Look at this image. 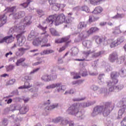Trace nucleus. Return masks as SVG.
Returning <instances> with one entry per match:
<instances>
[{"mask_svg":"<svg viewBox=\"0 0 126 126\" xmlns=\"http://www.w3.org/2000/svg\"><path fill=\"white\" fill-rule=\"evenodd\" d=\"M14 39H15V37L12 36V35L7 36L0 40V43L1 44V43H4V42H5V43L9 44V43H12V42H13L14 41Z\"/></svg>","mask_w":126,"mask_h":126,"instance_id":"10","label":"nucleus"},{"mask_svg":"<svg viewBox=\"0 0 126 126\" xmlns=\"http://www.w3.org/2000/svg\"><path fill=\"white\" fill-rule=\"evenodd\" d=\"M6 23V16L5 14L0 15V28L3 26L4 24Z\"/></svg>","mask_w":126,"mask_h":126,"instance_id":"12","label":"nucleus"},{"mask_svg":"<svg viewBox=\"0 0 126 126\" xmlns=\"http://www.w3.org/2000/svg\"><path fill=\"white\" fill-rule=\"evenodd\" d=\"M3 124H4V125H7V119H4L3 121Z\"/></svg>","mask_w":126,"mask_h":126,"instance_id":"64","label":"nucleus"},{"mask_svg":"<svg viewBox=\"0 0 126 126\" xmlns=\"http://www.w3.org/2000/svg\"><path fill=\"white\" fill-rule=\"evenodd\" d=\"M55 43H56L57 44H61L63 43L62 39L61 38V39H56L55 40Z\"/></svg>","mask_w":126,"mask_h":126,"instance_id":"48","label":"nucleus"},{"mask_svg":"<svg viewBox=\"0 0 126 126\" xmlns=\"http://www.w3.org/2000/svg\"><path fill=\"white\" fill-rule=\"evenodd\" d=\"M43 37L41 40H40V38L37 37L35 38L32 42V44L34 46H39V45H41V44H46L47 42H45V38H44V36L41 35L40 38Z\"/></svg>","mask_w":126,"mask_h":126,"instance_id":"11","label":"nucleus"},{"mask_svg":"<svg viewBox=\"0 0 126 126\" xmlns=\"http://www.w3.org/2000/svg\"><path fill=\"white\" fill-rule=\"evenodd\" d=\"M80 110V104L74 103L68 108L66 112L68 115H77V113H79Z\"/></svg>","mask_w":126,"mask_h":126,"instance_id":"4","label":"nucleus"},{"mask_svg":"<svg viewBox=\"0 0 126 126\" xmlns=\"http://www.w3.org/2000/svg\"><path fill=\"white\" fill-rule=\"evenodd\" d=\"M114 90H115L114 87H111L109 88V91L110 92H112V91H114Z\"/></svg>","mask_w":126,"mask_h":126,"instance_id":"63","label":"nucleus"},{"mask_svg":"<svg viewBox=\"0 0 126 126\" xmlns=\"http://www.w3.org/2000/svg\"><path fill=\"white\" fill-rule=\"evenodd\" d=\"M24 86L25 89H28L32 87V85H30V83H29L28 82H25Z\"/></svg>","mask_w":126,"mask_h":126,"instance_id":"37","label":"nucleus"},{"mask_svg":"<svg viewBox=\"0 0 126 126\" xmlns=\"http://www.w3.org/2000/svg\"><path fill=\"white\" fill-rule=\"evenodd\" d=\"M90 3L94 5H97L99 2L105 1V0H90Z\"/></svg>","mask_w":126,"mask_h":126,"instance_id":"27","label":"nucleus"},{"mask_svg":"<svg viewBox=\"0 0 126 126\" xmlns=\"http://www.w3.org/2000/svg\"><path fill=\"white\" fill-rule=\"evenodd\" d=\"M112 33L114 35L120 34V33H121V30L120 29V27H116L115 28H114V31L112 32Z\"/></svg>","mask_w":126,"mask_h":126,"instance_id":"28","label":"nucleus"},{"mask_svg":"<svg viewBox=\"0 0 126 126\" xmlns=\"http://www.w3.org/2000/svg\"><path fill=\"white\" fill-rule=\"evenodd\" d=\"M83 46H84V47H86L87 48H88V44H90V42L88 41H84L82 43Z\"/></svg>","mask_w":126,"mask_h":126,"instance_id":"43","label":"nucleus"},{"mask_svg":"<svg viewBox=\"0 0 126 126\" xmlns=\"http://www.w3.org/2000/svg\"><path fill=\"white\" fill-rule=\"evenodd\" d=\"M79 74H82V76H87L88 75V73H87V70L85 69H83V70H81L80 72H79Z\"/></svg>","mask_w":126,"mask_h":126,"instance_id":"35","label":"nucleus"},{"mask_svg":"<svg viewBox=\"0 0 126 126\" xmlns=\"http://www.w3.org/2000/svg\"><path fill=\"white\" fill-rule=\"evenodd\" d=\"M16 38L17 39V45L19 47H22L24 45L25 37L22 35V34L20 33L17 35Z\"/></svg>","mask_w":126,"mask_h":126,"instance_id":"7","label":"nucleus"},{"mask_svg":"<svg viewBox=\"0 0 126 126\" xmlns=\"http://www.w3.org/2000/svg\"><path fill=\"white\" fill-rule=\"evenodd\" d=\"M68 124L69 126H74V123H73V121H68Z\"/></svg>","mask_w":126,"mask_h":126,"instance_id":"53","label":"nucleus"},{"mask_svg":"<svg viewBox=\"0 0 126 126\" xmlns=\"http://www.w3.org/2000/svg\"><path fill=\"white\" fill-rule=\"evenodd\" d=\"M97 61H94L92 63V66H94V67L97 66Z\"/></svg>","mask_w":126,"mask_h":126,"instance_id":"55","label":"nucleus"},{"mask_svg":"<svg viewBox=\"0 0 126 126\" xmlns=\"http://www.w3.org/2000/svg\"><path fill=\"white\" fill-rule=\"evenodd\" d=\"M50 46H51V44H50V43L45 44L44 45H42L41 47H50Z\"/></svg>","mask_w":126,"mask_h":126,"instance_id":"61","label":"nucleus"},{"mask_svg":"<svg viewBox=\"0 0 126 126\" xmlns=\"http://www.w3.org/2000/svg\"><path fill=\"white\" fill-rule=\"evenodd\" d=\"M99 56H101V52H100L94 53V58H97V57H99Z\"/></svg>","mask_w":126,"mask_h":126,"instance_id":"47","label":"nucleus"},{"mask_svg":"<svg viewBox=\"0 0 126 126\" xmlns=\"http://www.w3.org/2000/svg\"><path fill=\"white\" fill-rule=\"evenodd\" d=\"M9 55H12V52H9V53H6L5 54L6 58H7V57H8V56H9Z\"/></svg>","mask_w":126,"mask_h":126,"instance_id":"62","label":"nucleus"},{"mask_svg":"<svg viewBox=\"0 0 126 126\" xmlns=\"http://www.w3.org/2000/svg\"><path fill=\"white\" fill-rule=\"evenodd\" d=\"M103 12V8L102 7L98 6L96 7L94 10L93 11L92 13L94 14H100Z\"/></svg>","mask_w":126,"mask_h":126,"instance_id":"18","label":"nucleus"},{"mask_svg":"<svg viewBox=\"0 0 126 126\" xmlns=\"http://www.w3.org/2000/svg\"><path fill=\"white\" fill-rule=\"evenodd\" d=\"M25 79H26V80H31V79H32V78H31V76H26L25 77Z\"/></svg>","mask_w":126,"mask_h":126,"instance_id":"51","label":"nucleus"},{"mask_svg":"<svg viewBox=\"0 0 126 126\" xmlns=\"http://www.w3.org/2000/svg\"><path fill=\"white\" fill-rule=\"evenodd\" d=\"M29 5V4L28 3L25 2L23 4H21L20 5H22V6H23V7H24V8H26V7H27Z\"/></svg>","mask_w":126,"mask_h":126,"instance_id":"49","label":"nucleus"},{"mask_svg":"<svg viewBox=\"0 0 126 126\" xmlns=\"http://www.w3.org/2000/svg\"><path fill=\"white\" fill-rule=\"evenodd\" d=\"M126 105H123V108L119 110V111H118V116L117 117L118 119H122V118H123V115H124V113L126 112Z\"/></svg>","mask_w":126,"mask_h":126,"instance_id":"15","label":"nucleus"},{"mask_svg":"<svg viewBox=\"0 0 126 126\" xmlns=\"http://www.w3.org/2000/svg\"><path fill=\"white\" fill-rule=\"evenodd\" d=\"M107 24L106 22H103L99 24L100 26H105V25Z\"/></svg>","mask_w":126,"mask_h":126,"instance_id":"60","label":"nucleus"},{"mask_svg":"<svg viewBox=\"0 0 126 126\" xmlns=\"http://www.w3.org/2000/svg\"><path fill=\"white\" fill-rule=\"evenodd\" d=\"M25 16V12H20L16 14H13V17L15 19H19V18H21V17H23V16Z\"/></svg>","mask_w":126,"mask_h":126,"instance_id":"16","label":"nucleus"},{"mask_svg":"<svg viewBox=\"0 0 126 126\" xmlns=\"http://www.w3.org/2000/svg\"><path fill=\"white\" fill-rule=\"evenodd\" d=\"M95 42L97 44H101L102 42H106V38L100 37L99 36H95Z\"/></svg>","mask_w":126,"mask_h":126,"instance_id":"20","label":"nucleus"},{"mask_svg":"<svg viewBox=\"0 0 126 126\" xmlns=\"http://www.w3.org/2000/svg\"><path fill=\"white\" fill-rule=\"evenodd\" d=\"M16 80L15 79H12L8 81L6 83V86H8V85H12L15 83Z\"/></svg>","mask_w":126,"mask_h":126,"instance_id":"30","label":"nucleus"},{"mask_svg":"<svg viewBox=\"0 0 126 126\" xmlns=\"http://www.w3.org/2000/svg\"><path fill=\"white\" fill-rule=\"evenodd\" d=\"M16 8V6H14L13 7H7L5 8L4 11H7V12H13L14 11V9Z\"/></svg>","mask_w":126,"mask_h":126,"instance_id":"29","label":"nucleus"},{"mask_svg":"<svg viewBox=\"0 0 126 126\" xmlns=\"http://www.w3.org/2000/svg\"><path fill=\"white\" fill-rule=\"evenodd\" d=\"M71 75L72 76H73L74 79H78V78H80V75H79V74L78 73H75L74 72H72L71 73Z\"/></svg>","mask_w":126,"mask_h":126,"instance_id":"31","label":"nucleus"},{"mask_svg":"<svg viewBox=\"0 0 126 126\" xmlns=\"http://www.w3.org/2000/svg\"><path fill=\"white\" fill-rule=\"evenodd\" d=\"M116 42L117 43V45H120V44L125 42V38L123 37H119L117 39Z\"/></svg>","mask_w":126,"mask_h":126,"instance_id":"34","label":"nucleus"},{"mask_svg":"<svg viewBox=\"0 0 126 126\" xmlns=\"http://www.w3.org/2000/svg\"><path fill=\"white\" fill-rule=\"evenodd\" d=\"M107 43L110 44V47L115 48L116 46H118V43H117V40H114L113 39H109L107 40Z\"/></svg>","mask_w":126,"mask_h":126,"instance_id":"19","label":"nucleus"},{"mask_svg":"<svg viewBox=\"0 0 126 126\" xmlns=\"http://www.w3.org/2000/svg\"><path fill=\"white\" fill-rule=\"evenodd\" d=\"M85 27H87V24L85 22H80L78 25V29H83Z\"/></svg>","mask_w":126,"mask_h":126,"instance_id":"24","label":"nucleus"},{"mask_svg":"<svg viewBox=\"0 0 126 126\" xmlns=\"http://www.w3.org/2000/svg\"><path fill=\"white\" fill-rule=\"evenodd\" d=\"M14 68V66L13 65H9L6 67V69L7 71H10V70H12Z\"/></svg>","mask_w":126,"mask_h":126,"instance_id":"42","label":"nucleus"},{"mask_svg":"<svg viewBox=\"0 0 126 126\" xmlns=\"http://www.w3.org/2000/svg\"><path fill=\"white\" fill-rule=\"evenodd\" d=\"M125 70H124V69H122L120 71H119V72L118 73V76H119V75H120V76H124V75L125 74Z\"/></svg>","mask_w":126,"mask_h":126,"instance_id":"39","label":"nucleus"},{"mask_svg":"<svg viewBox=\"0 0 126 126\" xmlns=\"http://www.w3.org/2000/svg\"><path fill=\"white\" fill-rule=\"evenodd\" d=\"M54 53V51L52 50H44L41 53V55H48V54H52Z\"/></svg>","mask_w":126,"mask_h":126,"instance_id":"36","label":"nucleus"},{"mask_svg":"<svg viewBox=\"0 0 126 126\" xmlns=\"http://www.w3.org/2000/svg\"><path fill=\"white\" fill-rule=\"evenodd\" d=\"M100 31V29L96 27H93L91 28L89 30L87 31V34H84L83 36L85 38H87V37H89L90 35H92V34H94V33H97Z\"/></svg>","mask_w":126,"mask_h":126,"instance_id":"6","label":"nucleus"},{"mask_svg":"<svg viewBox=\"0 0 126 126\" xmlns=\"http://www.w3.org/2000/svg\"><path fill=\"white\" fill-rule=\"evenodd\" d=\"M50 32L53 36H60L59 32L55 29H50Z\"/></svg>","mask_w":126,"mask_h":126,"instance_id":"32","label":"nucleus"},{"mask_svg":"<svg viewBox=\"0 0 126 126\" xmlns=\"http://www.w3.org/2000/svg\"><path fill=\"white\" fill-rule=\"evenodd\" d=\"M99 17H96L94 16H90L89 19V23H93V22H95V21H97V20H99Z\"/></svg>","mask_w":126,"mask_h":126,"instance_id":"21","label":"nucleus"},{"mask_svg":"<svg viewBox=\"0 0 126 126\" xmlns=\"http://www.w3.org/2000/svg\"><path fill=\"white\" fill-rule=\"evenodd\" d=\"M83 11H86V12H87V13L90 12V10L89 9L88 7H87V6H83Z\"/></svg>","mask_w":126,"mask_h":126,"instance_id":"41","label":"nucleus"},{"mask_svg":"<svg viewBox=\"0 0 126 126\" xmlns=\"http://www.w3.org/2000/svg\"><path fill=\"white\" fill-rule=\"evenodd\" d=\"M42 62V61L36 62V63H33L32 65H38V64H41Z\"/></svg>","mask_w":126,"mask_h":126,"instance_id":"54","label":"nucleus"},{"mask_svg":"<svg viewBox=\"0 0 126 126\" xmlns=\"http://www.w3.org/2000/svg\"><path fill=\"white\" fill-rule=\"evenodd\" d=\"M92 51H91V50L89 51H87L85 53V55L86 56H89V55H90V54H92Z\"/></svg>","mask_w":126,"mask_h":126,"instance_id":"56","label":"nucleus"},{"mask_svg":"<svg viewBox=\"0 0 126 126\" xmlns=\"http://www.w3.org/2000/svg\"><path fill=\"white\" fill-rule=\"evenodd\" d=\"M104 76H105L104 74L99 75V76H98V79H99V80H101V79H103Z\"/></svg>","mask_w":126,"mask_h":126,"instance_id":"57","label":"nucleus"},{"mask_svg":"<svg viewBox=\"0 0 126 126\" xmlns=\"http://www.w3.org/2000/svg\"><path fill=\"white\" fill-rule=\"evenodd\" d=\"M28 49L27 48H20L18 49V51L19 52H17L16 53V55L17 56V57H19L20 56H23L24 54L25 53V51H27Z\"/></svg>","mask_w":126,"mask_h":126,"instance_id":"17","label":"nucleus"},{"mask_svg":"<svg viewBox=\"0 0 126 126\" xmlns=\"http://www.w3.org/2000/svg\"><path fill=\"white\" fill-rule=\"evenodd\" d=\"M56 87H57V88H60L61 89H58V91L59 92H60V90H64V86H62V83H57V84H52L51 85H50L49 86H47L46 87V89H54V88H56Z\"/></svg>","mask_w":126,"mask_h":126,"instance_id":"8","label":"nucleus"},{"mask_svg":"<svg viewBox=\"0 0 126 126\" xmlns=\"http://www.w3.org/2000/svg\"><path fill=\"white\" fill-rule=\"evenodd\" d=\"M115 104L112 103L111 102H106L103 103V105L96 106L92 113V117H95L97 115L102 114L104 117H108L110 113L114 110Z\"/></svg>","mask_w":126,"mask_h":126,"instance_id":"1","label":"nucleus"},{"mask_svg":"<svg viewBox=\"0 0 126 126\" xmlns=\"http://www.w3.org/2000/svg\"><path fill=\"white\" fill-rule=\"evenodd\" d=\"M49 2L50 5L55 4V0H49Z\"/></svg>","mask_w":126,"mask_h":126,"instance_id":"59","label":"nucleus"},{"mask_svg":"<svg viewBox=\"0 0 126 126\" xmlns=\"http://www.w3.org/2000/svg\"><path fill=\"white\" fill-rule=\"evenodd\" d=\"M69 36L62 38V43L66 42L67 44L70 43V42H71V40H69Z\"/></svg>","mask_w":126,"mask_h":126,"instance_id":"33","label":"nucleus"},{"mask_svg":"<svg viewBox=\"0 0 126 126\" xmlns=\"http://www.w3.org/2000/svg\"><path fill=\"white\" fill-rule=\"evenodd\" d=\"M108 60L111 63H115V62L117 61V63L118 64H121L122 63L125 62L126 57L125 56H122L119 58L118 53H117V52H113L109 55Z\"/></svg>","mask_w":126,"mask_h":126,"instance_id":"3","label":"nucleus"},{"mask_svg":"<svg viewBox=\"0 0 126 126\" xmlns=\"http://www.w3.org/2000/svg\"><path fill=\"white\" fill-rule=\"evenodd\" d=\"M118 76V72H113L111 74V77L112 79V83L107 82V86H109L110 84H117L119 82V80L117 79Z\"/></svg>","mask_w":126,"mask_h":126,"instance_id":"9","label":"nucleus"},{"mask_svg":"<svg viewBox=\"0 0 126 126\" xmlns=\"http://www.w3.org/2000/svg\"><path fill=\"white\" fill-rule=\"evenodd\" d=\"M64 50H65V46H63L62 47H61L59 50V53H62V52L64 51Z\"/></svg>","mask_w":126,"mask_h":126,"instance_id":"50","label":"nucleus"},{"mask_svg":"<svg viewBox=\"0 0 126 126\" xmlns=\"http://www.w3.org/2000/svg\"><path fill=\"white\" fill-rule=\"evenodd\" d=\"M20 114L23 115L28 112V108L26 106H22L19 109Z\"/></svg>","mask_w":126,"mask_h":126,"instance_id":"23","label":"nucleus"},{"mask_svg":"<svg viewBox=\"0 0 126 126\" xmlns=\"http://www.w3.org/2000/svg\"><path fill=\"white\" fill-rule=\"evenodd\" d=\"M37 13H38V14H39V15H40V17H41V16H43V15H44V12H43V10H37Z\"/></svg>","mask_w":126,"mask_h":126,"instance_id":"45","label":"nucleus"},{"mask_svg":"<svg viewBox=\"0 0 126 126\" xmlns=\"http://www.w3.org/2000/svg\"><path fill=\"white\" fill-rule=\"evenodd\" d=\"M37 27H38V28H39V29H40L41 30H42V31H43V32H41L40 33V35H41V36H44V39L45 40L44 42L45 43H47L48 42V37H49V34H48V32H47V31H46V30H47V27H43L42 26V25L39 24V25H38Z\"/></svg>","mask_w":126,"mask_h":126,"instance_id":"5","label":"nucleus"},{"mask_svg":"<svg viewBox=\"0 0 126 126\" xmlns=\"http://www.w3.org/2000/svg\"><path fill=\"white\" fill-rule=\"evenodd\" d=\"M60 122H61L62 126H66V125L68 124V121L63 120V118L61 117H58L55 120V123H60Z\"/></svg>","mask_w":126,"mask_h":126,"instance_id":"14","label":"nucleus"},{"mask_svg":"<svg viewBox=\"0 0 126 126\" xmlns=\"http://www.w3.org/2000/svg\"><path fill=\"white\" fill-rule=\"evenodd\" d=\"M41 79L46 82H49V81H51V79H50V75L48 74L43 75L41 77Z\"/></svg>","mask_w":126,"mask_h":126,"instance_id":"25","label":"nucleus"},{"mask_svg":"<svg viewBox=\"0 0 126 126\" xmlns=\"http://www.w3.org/2000/svg\"><path fill=\"white\" fill-rule=\"evenodd\" d=\"M113 18L114 19H118V18H123V14L117 13V14L114 16Z\"/></svg>","mask_w":126,"mask_h":126,"instance_id":"40","label":"nucleus"},{"mask_svg":"<svg viewBox=\"0 0 126 126\" xmlns=\"http://www.w3.org/2000/svg\"><path fill=\"white\" fill-rule=\"evenodd\" d=\"M40 70V68H37L36 69H34V70H33V71L32 72V73H35V72H37V71H38V70Z\"/></svg>","mask_w":126,"mask_h":126,"instance_id":"58","label":"nucleus"},{"mask_svg":"<svg viewBox=\"0 0 126 126\" xmlns=\"http://www.w3.org/2000/svg\"><path fill=\"white\" fill-rule=\"evenodd\" d=\"M59 106V104H54L52 105H51L50 106H47L45 108V111L46 112H50V111H51V110H53V109H55V108H57Z\"/></svg>","mask_w":126,"mask_h":126,"instance_id":"22","label":"nucleus"},{"mask_svg":"<svg viewBox=\"0 0 126 126\" xmlns=\"http://www.w3.org/2000/svg\"><path fill=\"white\" fill-rule=\"evenodd\" d=\"M114 91H120V90H122L123 89V87L122 85H118L117 86H114Z\"/></svg>","mask_w":126,"mask_h":126,"instance_id":"38","label":"nucleus"},{"mask_svg":"<svg viewBox=\"0 0 126 126\" xmlns=\"http://www.w3.org/2000/svg\"><path fill=\"white\" fill-rule=\"evenodd\" d=\"M57 75H50V81L55 80V79H57Z\"/></svg>","mask_w":126,"mask_h":126,"instance_id":"44","label":"nucleus"},{"mask_svg":"<svg viewBox=\"0 0 126 126\" xmlns=\"http://www.w3.org/2000/svg\"><path fill=\"white\" fill-rule=\"evenodd\" d=\"M32 23L31 22V17H26L24 20V25L22 26V28L25 27L28 25H30Z\"/></svg>","mask_w":126,"mask_h":126,"instance_id":"13","label":"nucleus"},{"mask_svg":"<svg viewBox=\"0 0 126 126\" xmlns=\"http://www.w3.org/2000/svg\"><path fill=\"white\" fill-rule=\"evenodd\" d=\"M19 29H21V28H20V27H19L18 28L17 26H16V27H14L13 28V31H14L17 32V31H18V30H19Z\"/></svg>","mask_w":126,"mask_h":126,"instance_id":"52","label":"nucleus"},{"mask_svg":"<svg viewBox=\"0 0 126 126\" xmlns=\"http://www.w3.org/2000/svg\"><path fill=\"white\" fill-rule=\"evenodd\" d=\"M74 91H73V90H70L69 91H66L64 93L65 95L66 94H73Z\"/></svg>","mask_w":126,"mask_h":126,"instance_id":"46","label":"nucleus"},{"mask_svg":"<svg viewBox=\"0 0 126 126\" xmlns=\"http://www.w3.org/2000/svg\"><path fill=\"white\" fill-rule=\"evenodd\" d=\"M46 21L48 23H50V24H53L54 23L56 26L64 22L67 24L64 25L65 28L67 27V25L71 23V20L69 18L65 20V16L63 14H61L59 15L57 14L50 15L46 18Z\"/></svg>","mask_w":126,"mask_h":126,"instance_id":"2","label":"nucleus"},{"mask_svg":"<svg viewBox=\"0 0 126 126\" xmlns=\"http://www.w3.org/2000/svg\"><path fill=\"white\" fill-rule=\"evenodd\" d=\"M26 60V59L24 58H20V59L17 61V62L16 63V65L17 66H19V65L23 63H24V62H25Z\"/></svg>","mask_w":126,"mask_h":126,"instance_id":"26","label":"nucleus"}]
</instances>
